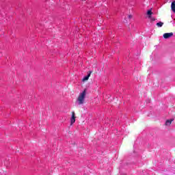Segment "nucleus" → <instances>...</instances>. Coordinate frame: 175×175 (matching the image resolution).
I'll use <instances>...</instances> for the list:
<instances>
[{
    "label": "nucleus",
    "instance_id": "f257e3e1",
    "mask_svg": "<svg viewBox=\"0 0 175 175\" xmlns=\"http://www.w3.org/2000/svg\"><path fill=\"white\" fill-rule=\"evenodd\" d=\"M87 95V90H84L83 92H81L78 98V105H84V100L85 99V96Z\"/></svg>",
    "mask_w": 175,
    "mask_h": 175
},
{
    "label": "nucleus",
    "instance_id": "f03ea898",
    "mask_svg": "<svg viewBox=\"0 0 175 175\" xmlns=\"http://www.w3.org/2000/svg\"><path fill=\"white\" fill-rule=\"evenodd\" d=\"M163 36L164 39H169L170 38H172V36H173V32L165 33Z\"/></svg>",
    "mask_w": 175,
    "mask_h": 175
},
{
    "label": "nucleus",
    "instance_id": "7ed1b4c3",
    "mask_svg": "<svg viewBox=\"0 0 175 175\" xmlns=\"http://www.w3.org/2000/svg\"><path fill=\"white\" fill-rule=\"evenodd\" d=\"M75 122H76V114L75 113V111H72L71 117V125L75 124Z\"/></svg>",
    "mask_w": 175,
    "mask_h": 175
},
{
    "label": "nucleus",
    "instance_id": "20e7f679",
    "mask_svg": "<svg viewBox=\"0 0 175 175\" xmlns=\"http://www.w3.org/2000/svg\"><path fill=\"white\" fill-rule=\"evenodd\" d=\"M91 73H92V71H88V75L83 77V79H82V81H87V80L90 79V77L91 76Z\"/></svg>",
    "mask_w": 175,
    "mask_h": 175
},
{
    "label": "nucleus",
    "instance_id": "39448f33",
    "mask_svg": "<svg viewBox=\"0 0 175 175\" xmlns=\"http://www.w3.org/2000/svg\"><path fill=\"white\" fill-rule=\"evenodd\" d=\"M173 121H174V119H171V120H166V122H165V125H166L167 126H170V125L172 124V122H173Z\"/></svg>",
    "mask_w": 175,
    "mask_h": 175
},
{
    "label": "nucleus",
    "instance_id": "423d86ee",
    "mask_svg": "<svg viewBox=\"0 0 175 175\" xmlns=\"http://www.w3.org/2000/svg\"><path fill=\"white\" fill-rule=\"evenodd\" d=\"M171 9L174 13H175V1L172 2Z\"/></svg>",
    "mask_w": 175,
    "mask_h": 175
},
{
    "label": "nucleus",
    "instance_id": "0eeeda50",
    "mask_svg": "<svg viewBox=\"0 0 175 175\" xmlns=\"http://www.w3.org/2000/svg\"><path fill=\"white\" fill-rule=\"evenodd\" d=\"M146 14L148 16V18H151V16H152V9L148 10L147 11Z\"/></svg>",
    "mask_w": 175,
    "mask_h": 175
},
{
    "label": "nucleus",
    "instance_id": "6e6552de",
    "mask_svg": "<svg viewBox=\"0 0 175 175\" xmlns=\"http://www.w3.org/2000/svg\"><path fill=\"white\" fill-rule=\"evenodd\" d=\"M157 27H158L159 28H161V27L163 26V22H159L157 23Z\"/></svg>",
    "mask_w": 175,
    "mask_h": 175
},
{
    "label": "nucleus",
    "instance_id": "1a4fd4ad",
    "mask_svg": "<svg viewBox=\"0 0 175 175\" xmlns=\"http://www.w3.org/2000/svg\"><path fill=\"white\" fill-rule=\"evenodd\" d=\"M128 17L131 20V18H133V16L132 15H129Z\"/></svg>",
    "mask_w": 175,
    "mask_h": 175
},
{
    "label": "nucleus",
    "instance_id": "9d476101",
    "mask_svg": "<svg viewBox=\"0 0 175 175\" xmlns=\"http://www.w3.org/2000/svg\"><path fill=\"white\" fill-rule=\"evenodd\" d=\"M150 20H151V21H155V18L151 17V18H150Z\"/></svg>",
    "mask_w": 175,
    "mask_h": 175
},
{
    "label": "nucleus",
    "instance_id": "9b49d317",
    "mask_svg": "<svg viewBox=\"0 0 175 175\" xmlns=\"http://www.w3.org/2000/svg\"><path fill=\"white\" fill-rule=\"evenodd\" d=\"M82 1H85V0H82Z\"/></svg>",
    "mask_w": 175,
    "mask_h": 175
}]
</instances>
